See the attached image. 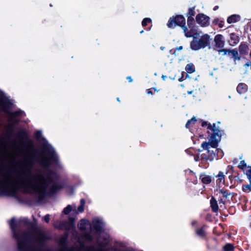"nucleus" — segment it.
Listing matches in <instances>:
<instances>
[{
  "label": "nucleus",
  "instance_id": "1",
  "mask_svg": "<svg viewBox=\"0 0 251 251\" xmlns=\"http://www.w3.org/2000/svg\"><path fill=\"white\" fill-rule=\"evenodd\" d=\"M38 161L43 170L33 172V161L27 156L16 163L19 169H15L13 173L3 176L0 172V195L16 196L18 190L22 189L42 201L47 192L54 193L61 189L64 184L59 181L57 174L50 171L49 167L54 165L62 168V165L54 148L48 142L44 144Z\"/></svg>",
  "mask_w": 251,
  "mask_h": 251
},
{
  "label": "nucleus",
  "instance_id": "2",
  "mask_svg": "<svg viewBox=\"0 0 251 251\" xmlns=\"http://www.w3.org/2000/svg\"><path fill=\"white\" fill-rule=\"evenodd\" d=\"M220 142L219 138L217 137L216 141L213 139H209L208 142H204L202 143L201 147L206 151L208 155L202 154V157L206 160L212 161L214 159L221 158L223 156V152L220 150L217 149L218 143Z\"/></svg>",
  "mask_w": 251,
  "mask_h": 251
},
{
  "label": "nucleus",
  "instance_id": "3",
  "mask_svg": "<svg viewBox=\"0 0 251 251\" xmlns=\"http://www.w3.org/2000/svg\"><path fill=\"white\" fill-rule=\"evenodd\" d=\"M10 101L5 97L0 98V110L3 111L9 116V121L15 124L17 123L19 120L17 119L18 116H24L25 114L22 111H17L13 112L9 111L10 107Z\"/></svg>",
  "mask_w": 251,
  "mask_h": 251
},
{
  "label": "nucleus",
  "instance_id": "4",
  "mask_svg": "<svg viewBox=\"0 0 251 251\" xmlns=\"http://www.w3.org/2000/svg\"><path fill=\"white\" fill-rule=\"evenodd\" d=\"M210 40V36L207 34L202 35L199 39L194 37L190 44L191 48L195 50L204 48L209 45Z\"/></svg>",
  "mask_w": 251,
  "mask_h": 251
},
{
  "label": "nucleus",
  "instance_id": "5",
  "mask_svg": "<svg viewBox=\"0 0 251 251\" xmlns=\"http://www.w3.org/2000/svg\"><path fill=\"white\" fill-rule=\"evenodd\" d=\"M78 226L79 229L84 234L85 238L88 240L91 241L92 238L90 233L92 230V226L90 222L88 220L82 219L79 222Z\"/></svg>",
  "mask_w": 251,
  "mask_h": 251
},
{
  "label": "nucleus",
  "instance_id": "6",
  "mask_svg": "<svg viewBox=\"0 0 251 251\" xmlns=\"http://www.w3.org/2000/svg\"><path fill=\"white\" fill-rule=\"evenodd\" d=\"M185 19L182 15H178L170 19L167 24L169 28H174L176 25L181 26L182 28L185 27Z\"/></svg>",
  "mask_w": 251,
  "mask_h": 251
},
{
  "label": "nucleus",
  "instance_id": "7",
  "mask_svg": "<svg viewBox=\"0 0 251 251\" xmlns=\"http://www.w3.org/2000/svg\"><path fill=\"white\" fill-rule=\"evenodd\" d=\"M207 129L211 131V133L209 131H208V133L211 134V136L209 139H213V140L216 141L217 140V137L219 138L220 141L221 140V133L219 129V126H217L215 124L211 125H208Z\"/></svg>",
  "mask_w": 251,
  "mask_h": 251
},
{
  "label": "nucleus",
  "instance_id": "8",
  "mask_svg": "<svg viewBox=\"0 0 251 251\" xmlns=\"http://www.w3.org/2000/svg\"><path fill=\"white\" fill-rule=\"evenodd\" d=\"M188 27L190 29H188L186 26L183 28V32L186 37H193L194 38V37L200 35L201 32L197 29L195 25Z\"/></svg>",
  "mask_w": 251,
  "mask_h": 251
},
{
  "label": "nucleus",
  "instance_id": "9",
  "mask_svg": "<svg viewBox=\"0 0 251 251\" xmlns=\"http://www.w3.org/2000/svg\"><path fill=\"white\" fill-rule=\"evenodd\" d=\"M209 20V17L204 14H199L196 16L197 23L202 27H206L209 25L210 23Z\"/></svg>",
  "mask_w": 251,
  "mask_h": 251
},
{
  "label": "nucleus",
  "instance_id": "10",
  "mask_svg": "<svg viewBox=\"0 0 251 251\" xmlns=\"http://www.w3.org/2000/svg\"><path fill=\"white\" fill-rule=\"evenodd\" d=\"M93 226L97 231H101L104 226L102 221L99 218H95L92 221Z\"/></svg>",
  "mask_w": 251,
  "mask_h": 251
},
{
  "label": "nucleus",
  "instance_id": "11",
  "mask_svg": "<svg viewBox=\"0 0 251 251\" xmlns=\"http://www.w3.org/2000/svg\"><path fill=\"white\" fill-rule=\"evenodd\" d=\"M215 46L219 48H222L224 46V41H223V37L221 34L217 35L214 38Z\"/></svg>",
  "mask_w": 251,
  "mask_h": 251
},
{
  "label": "nucleus",
  "instance_id": "12",
  "mask_svg": "<svg viewBox=\"0 0 251 251\" xmlns=\"http://www.w3.org/2000/svg\"><path fill=\"white\" fill-rule=\"evenodd\" d=\"M70 227H67L66 226H65V224L63 222H60V225L58 226L57 225V222H55L54 224V226H55L57 228H66L68 230L70 229V228H74V227H75V225L74 224V219L73 218H70Z\"/></svg>",
  "mask_w": 251,
  "mask_h": 251
},
{
  "label": "nucleus",
  "instance_id": "13",
  "mask_svg": "<svg viewBox=\"0 0 251 251\" xmlns=\"http://www.w3.org/2000/svg\"><path fill=\"white\" fill-rule=\"evenodd\" d=\"M239 41V36L234 33L230 34L229 44L231 46H235L238 44Z\"/></svg>",
  "mask_w": 251,
  "mask_h": 251
},
{
  "label": "nucleus",
  "instance_id": "14",
  "mask_svg": "<svg viewBox=\"0 0 251 251\" xmlns=\"http://www.w3.org/2000/svg\"><path fill=\"white\" fill-rule=\"evenodd\" d=\"M248 90V87L245 83H240L237 87V91L240 94L245 93Z\"/></svg>",
  "mask_w": 251,
  "mask_h": 251
},
{
  "label": "nucleus",
  "instance_id": "15",
  "mask_svg": "<svg viewBox=\"0 0 251 251\" xmlns=\"http://www.w3.org/2000/svg\"><path fill=\"white\" fill-rule=\"evenodd\" d=\"M239 51L241 54H247L249 51L248 46L245 43H241L239 47Z\"/></svg>",
  "mask_w": 251,
  "mask_h": 251
},
{
  "label": "nucleus",
  "instance_id": "16",
  "mask_svg": "<svg viewBox=\"0 0 251 251\" xmlns=\"http://www.w3.org/2000/svg\"><path fill=\"white\" fill-rule=\"evenodd\" d=\"M240 20V17L238 15H232L228 17L227 22L228 24L235 23Z\"/></svg>",
  "mask_w": 251,
  "mask_h": 251
},
{
  "label": "nucleus",
  "instance_id": "17",
  "mask_svg": "<svg viewBox=\"0 0 251 251\" xmlns=\"http://www.w3.org/2000/svg\"><path fill=\"white\" fill-rule=\"evenodd\" d=\"M210 204L212 210L215 212H217L218 210V205L217 204V201L216 200V199L213 197H212L210 200Z\"/></svg>",
  "mask_w": 251,
  "mask_h": 251
},
{
  "label": "nucleus",
  "instance_id": "18",
  "mask_svg": "<svg viewBox=\"0 0 251 251\" xmlns=\"http://www.w3.org/2000/svg\"><path fill=\"white\" fill-rule=\"evenodd\" d=\"M229 52L231 54L232 57L234 58L235 61H236V60L240 59V57L238 55V52L237 50H230Z\"/></svg>",
  "mask_w": 251,
  "mask_h": 251
},
{
  "label": "nucleus",
  "instance_id": "19",
  "mask_svg": "<svg viewBox=\"0 0 251 251\" xmlns=\"http://www.w3.org/2000/svg\"><path fill=\"white\" fill-rule=\"evenodd\" d=\"M201 181L203 183L208 184L211 182V177L208 176H201Z\"/></svg>",
  "mask_w": 251,
  "mask_h": 251
},
{
  "label": "nucleus",
  "instance_id": "20",
  "mask_svg": "<svg viewBox=\"0 0 251 251\" xmlns=\"http://www.w3.org/2000/svg\"><path fill=\"white\" fill-rule=\"evenodd\" d=\"M213 24L217 25L219 27L222 28L224 26V22L223 20H221L219 19H216L214 20L213 22Z\"/></svg>",
  "mask_w": 251,
  "mask_h": 251
},
{
  "label": "nucleus",
  "instance_id": "21",
  "mask_svg": "<svg viewBox=\"0 0 251 251\" xmlns=\"http://www.w3.org/2000/svg\"><path fill=\"white\" fill-rule=\"evenodd\" d=\"M186 71L190 74H191L195 72V68L192 64H188L185 67Z\"/></svg>",
  "mask_w": 251,
  "mask_h": 251
},
{
  "label": "nucleus",
  "instance_id": "22",
  "mask_svg": "<svg viewBox=\"0 0 251 251\" xmlns=\"http://www.w3.org/2000/svg\"><path fill=\"white\" fill-rule=\"evenodd\" d=\"M197 120L195 117H193L191 119L188 120L186 124V128H190L191 126V125L194 124Z\"/></svg>",
  "mask_w": 251,
  "mask_h": 251
},
{
  "label": "nucleus",
  "instance_id": "23",
  "mask_svg": "<svg viewBox=\"0 0 251 251\" xmlns=\"http://www.w3.org/2000/svg\"><path fill=\"white\" fill-rule=\"evenodd\" d=\"M85 203V201L84 199L80 200V204L77 208V210L79 212H82L84 211V207Z\"/></svg>",
  "mask_w": 251,
  "mask_h": 251
},
{
  "label": "nucleus",
  "instance_id": "24",
  "mask_svg": "<svg viewBox=\"0 0 251 251\" xmlns=\"http://www.w3.org/2000/svg\"><path fill=\"white\" fill-rule=\"evenodd\" d=\"M218 181L219 183H224L225 182V176L223 172H220L218 175Z\"/></svg>",
  "mask_w": 251,
  "mask_h": 251
},
{
  "label": "nucleus",
  "instance_id": "25",
  "mask_svg": "<svg viewBox=\"0 0 251 251\" xmlns=\"http://www.w3.org/2000/svg\"><path fill=\"white\" fill-rule=\"evenodd\" d=\"M233 246L231 244H227L224 247V251H233Z\"/></svg>",
  "mask_w": 251,
  "mask_h": 251
},
{
  "label": "nucleus",
  "instance_id": "26",
  "mask_svg": "<svg viewBox=\"0 0 251 251\" xmlns=\"http://www.w3.org/2000/svg\"><path fill=\"white\" fill-rule=\"evenodd\" d=\"M219 193L222 194L223 197L225 198H227L228 196L230 195V194L226 190L224 189H220Z\"/></svg>",
  "mask_w": 251,
  "mask_h": 251
},
{
  "label": "nucleus",
  "instance_id": "27",
  "mask_svg": "<svg viewBox=\"0 0 251 251\" xmlns=\"http://www.w3.org/2000/svg\"><path fill=\"white\" fill-rule=\"evenodd\" d=\"M73 207L72 205H68L66 207H65L64 209V210L63 211V213L64 214L67 215L71 211V210L73 209Z\"/></svg>",
  "mask_w": 251,
  "mask_h": 251
},
{
  "label": "nucleus",
  "instance_id": "28",
  "mask_svg": "<svg viewBox=\"0 0 251 251\" xmlns=\"http://www.w3.org/2000/svg\"><path fill=\"white\" fill-rule=\"evenodd\" d=\"M196 13L195 11V7H192L189 9L188 12L187 13V17H188V16H191V17H193L195 15Z\"/></svg>",
  "mask_w": 251,
  "mask_h": 251
},
{
  "label": "nucleus",
  "instance_id": "29",
  "mask_svg": "<svg viewBox=\"0 0 251 251\" xmlns=\"http://www.w3.org/2000/svg\"><path fill=\"white\" fill-rule=\"evenodd\" d=\"M187 25L188 26L195 25L194 19L191 16L187 17Z\"/></svg>",
  "mask_w": 251,
  "mask_h": 251
},
{
  "label": "nucleus",
  "instance_id": "30",
  "mask_svg": "<svg viewBox=\"0 0 251 251\" xmlns=\"http://www.w3.org/2000/svg\"><path fill=\"white\" fill-rule=\"evenodd\" d=\"M151 22V19L149 18H146L143 19L142 22V25L143 26H145L147 25L148 24Z\"/></svg>",
  "mask_w": 251,
  "mask_h": 251
},
{
  "label": "nucleus",
  "instance_id": "31",
  "mask_svg": "<svg viewBox=\"0 0 251 251\" xmlns=\"http://www.w3.org/2000/svg\"><path fill=\"white\" fill-rule=\"evenodd\" d=\"M196 233L200 236H204L205 235V231L203 228L198 229L196 230Z\"/></svg>",
  "mask_w": 251,
  "mask_h": 251
},
{
  "label": "nucleus",
  "instance_id": "32",
  "mask_svg": "<svg viewBox=\"0 0 251 251\" xmlns=\"http://www.w3.org/2000/svg\"><path fill=\"white\" fill-rule=\"evenodd\" d=\"M247 166V165H246V163L245 162V161L244 160H242L240 161V162L239 163V165H238V167L240 168V169H244L245 168H246Z\"/></svg>",
  "mask_w": 251,
  "mask_h": 251
},
{
  "label": "nucleus",
  "instance_id": "33",
  "mask_svg": "<svg viewBox=\"0 0 251 251\" xmlns=\"http://www.w3.org/2000/svg\"><path fill=\"white\" fill-rule=\"evenodd\" d=\"M248 170L247 171L246 175L250 181H251V167H248Z\"/></svg>",
  "mask_w": 251,
  "mask_h": 251
},
{
  "label": "nucleus",
  "instance_id": "34",
  "mask_svg": "<svg viewBox=\"0 0 251 251\" xmlns=\"http://www.w3.org/2000/svg\"><path fill=\"white\" fill-rule=\"evenodd\" d=\"M250 184L248 185H245L243 186V190L244 191H246L247 190H251V181H250Z\"/></svg>",
  "mask_w": 251,
  "mask_h": 251
},
{
  "label": "nucleus",
  "instance_id": "35",
  "mask_svg": "<svg viewBox=\"0 0 251 251\" xmlns=\"http://www.w3.org/2000/svg\"><path fill=\"white\" fill-rule=\"evenodd\" d=\"M35 136L36 138L38 140H40L42 136V132L41 131H37L35 132Z\"/></svg>",
  "mask_w": 251,
  "mask_h": 251
},
{
  "label": "nucleus",
  "instance_id": "36",
  "mask_svg": "<svg viewBox=\"0 0 251 251\" xmlns=\"http://www.w3.org/2000/svg\"><path fill=\"white\" fill-rule=\"evenodd\" d=\"M42 219L46 223H49L50 219V215L49 214H47L42 218Z\"/></svg>",
  "mask_w": 251,
  "mask_h": 251
},
{
  "label": "nucleus",
  "instance_id": "37",
  "mask_svg": "<svg viewBox=\"0 0 251 251\" xmlns=\"http://www.w3.org/2000/svg\"><path fill=\"white\" fill-rule=\"evenodd\" d=\"M208 125H211V124L208 123L207 122H202V123L201 124V126L203 127L206 126H207V127H208Z\"/></svg>",
  "mask_w": 251,
  "mask_h": 251
},
{
  "label": "nucleus",
  "instance_id": "38",
  "mask_svg": "<svg viewBox=\"0 0 251 251\" xmlns=\"http://www.w3.org/2000/svg\"><path fill=\"white\" fill-rule=\"evenodd\" d=\"M244 66L246 67H251V62L250 61L247 62L246 64H245Z\"/></svg>",
  "mask_w": 251,
  "mask_h": 251
},
{
  "label": "nucleus",
  "instance_id": "39",
  "mask_svg": "<svg viewBox=\"0 0 251 251\" xmlns=\"http://www.w3.org/2000/svg\"><path fill=\"white\" fill-rule=\"evenodd\" d=\"M126 79H127V80H128L129 82H132V81H133V80H132V78H131V76H127V77H126Z\"/></svg>",
  "mask_w": 251,
  "mask_h": 251
},
{
  "label": "nucleus",
  "instance_id": "40",
  "mask_svg": "<svg viewBox=\"0 0 251 251\" xmlns=\"http://www.w3.org/2000/svg\"><path fill=\"white\" fill-rule=\"evenodd\" d=\"M199 156L197 155V156H194V159L195 160V161H198L199 160Z\"/></svg>",
  "mask_w": 251,
  "mask_h": 251
},
{
  "label": "nucleus",
  "instance_id": "41",
  "mask_svg": "<svg viewBox=\"0 0 251 251\" xmlns=\"http://www.w3.org/2000/svg\"><path fill=\"white\" fill-rule=\"evenodd\" d=\"M182 48H183L182 46H179V47H177L176 49V50H181L182 49Z\"/></svg>",
  "mask_w": 251,
  "mask_h": 251
},
{
  "label": "nucleus",
  "instance_id": "42",
  "mask_svg": "<svg viewBox=\"0 0 251 251\" xmlns=\"http://www.w3.org/2000/svg\"><path fill=\"white\" fill-rule=\"evenodd\" d=\"M224 204V202L221 199L219 201V204Z\"/></svg>",
  "mask_w": 251,
  "mask_h": 251
},
{
  "label": "nucleus",
  "instance_id": "43",
  "mask_svg": "<svg viewBox=\"0 0 251 251\" xmlns=\"http://www.w3.org/2000/svg\"><path fill=\"white\" fill-rule=\"evenodd\" d=\"M165 48L164 47H163V46H162V47H160V49H161L162 50H163L165 49Z\"/></svg>",
  "mask_w": 251,
  "mask_h": 251
},
{
  "label": "nucleus",
  "instance_id": "44",
  "mask_svg": "<svg viewBox=\"0 0 251 251\" xmlns=\"http://www.w3.org/2000/svg\"><path fill=\"white\" fill-rule=\"evenodd\" d=\"M162 78L164 80V79H165V78L166 77V76H165V75H163L162 76Z\"/></svg>",
  "mask_w": 251,
  "mask_h": 251
},
{
  "label": "nucleus",
  "instance_id": "45",
  "mask_svg": "<svg viewBox=\"0 0 251 251\" xmlns=\"http://www.w3.org/2000/svg\"><path fill=\"white\" fill-rule=\"evenodd\" d=\"M148 94H152V92H151V91H149L148 92Z\"/></svg>",
  "mask_w": 251,
  "mask_h": 251
},
{
  "label": "nucleus",
  "instance_id": "46",
  "mask_svg": "<svg viewBox=\"0 0 251 251\" xmlns=\"http://www.w3.org/2000/svg\"><path fill=\"white\" fill-rule=\"evenodd\" d=\"M192 93V91H188V94H191Z\"/></svg>",
  "mask_w": 251,
  "mask_h": 251
},
{
  "label": "nucleus",
  "instance_id": "47",
  "mask_svg": "<svg viewBox=\"0 0 251 251\" xmlns=\"http://www.w3.org/2000/svg\"><path fill=\"white\" fill-rule=\"evenodd\" d=\"M143 32H144V30H141V31L140 32V33H143Z\"/></svg>",
  "mask_w": 251,
  "mask_h": 251
},
{
  "label": "nucleus",
  "instance_id": "48",
  "mask_svg": "<svg viewBox=\"0 0 251 251\" xmlns=\"http://www.w3.org/2000/svg\"><path fill=\"white\" fill-rule=\"evenodd\" d=\"M117 100L118 101H120V99H119V98H117Z\"/></svg>",
  "mask_w": 251,
  "mask_h": 251
},
{
  "label": "nucleus",
  "instance_id": "49",
  "mask_svg": "<svg viewBox=\"0 0 251 251\" xmlns=\"http://www.w3.org/2000/svg\"><path fill=\"white\" fill-rule=\"evenodd\" d=\"M216 9H217V8L214 7V10H215Z\"/></svg>",
  "mask_w": 251,
  "mask_h": 251
},
{
  "label": "nucleus",
  "instance_id": "50",
  "mask_svg": "<svg viewBox=\"0 0 251 251\" xmlns=\"http://www.w3.org/2000/svg\"><path fill=\"white\" fill-rule=\"evenodd\" d=\"M176 53V51H174L173 54H175Z\"/></svg>",
  "mask_w": 251,
  "mask_h": 251
},
{
  "label": "nucleus",
  "instance_id": "51",
  "mask_svg": "<svg viewBox=\"0 0 251 251\" xmlns=\"http://www.w3.org/2000/svg\"><path fill=\"white\" fill-rule=\"evenodd\" d=\"M74 208L75 209V208H76L75 206H74Z\"/></svg>",
  "mask_w": 251,
  "mask_h": 251
},
{
  "label": "nucleus",
  "instance_id": "52",
  "mask_svg": "<svg viewBox=\"0 0 251 251\" xmlns=\"http://www.w3.org/2000/svg\"><path fill=\"white\" fill-rule=\"evenodd\" d=\"M250 191L251 192V190Z\"/></svg>",
  "mask_w": 251,
  "mask_h": 251
}]
</instances>
